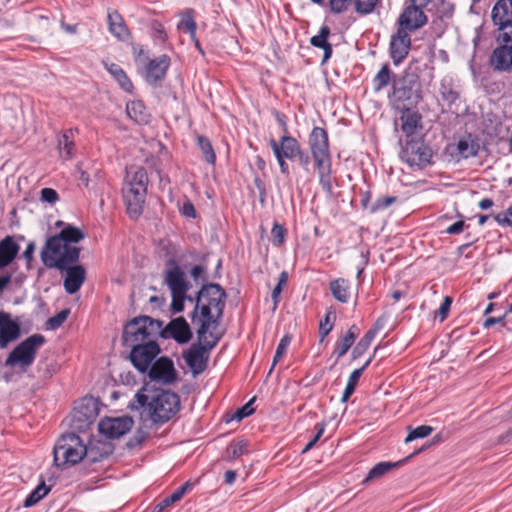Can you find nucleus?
<instances>
[{
    "instance_id": "nucleus-40",
    "label": "nucleus",
    "mask_w": 512,
    "mask_h": 512,
    "mask_svg": "<svg viewBox=\"0 0 512 512\" xmlns=\"http://www.w3.org/2000/svg\"><path fill=\"white\" fill-rule=\"evenodd\" d=\"M377 334V329H370L365 335L358 341L352 351V358L357 359L361 357L367 349L370 347L373 339Z\"/></svg>"
},
{
    "instance_id": "nucleus-59",
    "label": "nucleus",
    "mask_w": 512,
    "mask_h": 512,
    "mask_svg": "<svg viewBox=\"0 0 512 512\" xmlns=\"http://www.w3.org/2000/svg\"><path fill=\"white\" fill-rule=\"evenodd\" d=\"M41 200L53 204L58 200V193L52 188H43L41 190Z\"/></svg>"
},
{
    "instance_id": "nucleus-58",
    "label": "nucleus",
    "mask_w": 512,
    "mask_h": 512,
    "mask_svg": "<svg viewBox=\"0 0 512 512\" xmlns=\"http://www.w3.org/2000/svg\"><path fill=\"white\" fill-rule=\"evenodd\" d=\"M396 201L395 197L384 196L378 198L372 205L371 210L373 212L385 209Z\"/></svg>"
},
{
    "instance_id": "nucleus-44",
    "label": "nucleus",
    "mask_w": 512,
    "mask_h": 512,
    "mask_svg": "<svg viewBox=\"0 0 512 512\" xmlns=\"http://www.w3.org/2000/svg\"><path fill=\"white\" fill-rule=\"evenodd\" d=\"M178 29L188 32L191 37L195 40L196 47L202 52L198 40L196 37V23L191 15L183 16L182 20L178 24Z\"/></svg>"
},
{
    "instance_id": "nucleus-1",
    "label": "nucleus",
    "mask_w": 512,
    "mask_h": 512,
    "mask_svg": "<svg viewBox=\"0 0 512 512\" xmlns=\"http://www.w3.org/2000/svg\"><path fill=\"white\" fill-rule=\"evenodd\" d=\"M84 238L85 234L72 225H67L58 234L48 237L40 252L43 265L63 272L67 265L77 263L81 252L78 243Z\"/></svg>"
},
{
    "instance_id": "nucleus-10",
    "label": "nucleus",
    "mask_w": 512,
    "mask_h": 512,
    "mask_svg": "<svg viewBox=\"0 0 512 512\" xmlns=\"http://www.w3.org/2000/svg\"><path fill=\"white\" fill-rule=\"evenodd\" d=\"M431 157V149L421 139L407 140L400 152L402 161L410 167H417L419 169L429 164Z\"/></svg>"
},
{
    "instance_id": "nucleus-15",
    "label": "nucleus",
    "mask_w": 512,
    "mask_h": 512,
    "mask_svg": "<svg viewBox=\"0 0 512 512\" xmlns=\"http://www.w3.org/2000/svg\"><path fill=\"white\" fill-rule=\"evenodd\" d=\"M309 147L315 163L330 160L327 131L321 127H314L309 135Z\"/></svg>"
},
{
    "instance_id": "nucleus-9",
    "label": "nucleus",
    "mask_w": 512,
    "mask_h": 512,
    "mask_svg": "<svg viewBox=\"0 0 512 512\" xmlns=\"http://www.w3.org/2000/svg\"><path fill=\"white\" fill-rule=\"evenodd\" d=\"M221 336L209 332L205 334V340L198 338V343L191 347L183 354V358L194 375L201 374L208 363V352L213 349L219 342Z\"/></svg>"
},
{
    "instance_id": "nucleus-36",
    "label": "nucleus",
    "mask_w": 512,
    "mask_h": 512,
    "mask_svg": "<svg viewBox=\"0 0 512 512\" xmlns=\"http://www.w3.org/2000/svg\"><path fill=\"white\" fill-rule=\"evenodd\" d=\"M371 360L372 358L370 357L365 363L364 365L359 368V369H356L354 370L350 376H349V379H348V382H347V385L345 387V390L343 392V395H342V402H346L348 401V399L351 397V395L354 393L355 391V388L357 386V383L363 373V371L369 366V364L371 363Z\"/></svg>"
},
{
    "instance_id": "nucleus-63",
    "label": "nucleus",
    "mask_w": 512,
    "mask_h": 512,
    "mask_svg": "<svg viewBox=\"0 0 512 512\" xmlns=\"http://www.w3.org/2000/svg\"><path fill=\"white\" fill-rule=\"evenodd\" d=\"M296 159H298L301 166H303L305 169L308 167L310 163V157L307 153L303 152L302 149H299V154H297Z\"/></svg>"
},
{
    "instance_id": "nucleus-57",
    "label": "nucleus",
    "mask_w": 512,
    "mask_h": 512,
    "mask_svg": "<svg viewBox=\"0 0 512 512\" xmlns=\"http://www.w3.org/2000/svg\"><path fill=\"white\" fill-rule=\"evenodd\" d=\"M351 2L352 0H329L331 11L335 14L346 11Z\"/></svg>"
},
{
    "instance_id": "nucleus-48",
    "label": "nucleus",
    "mask_w": 512,
    "mask_h": 512,
    "mask_svg": "<svg viewBox=\"0 0 512 512\" xmlns=\"http://www.w3.org/2000/svg\"><path fill=\"white\" fill-rule=\"evenodd\" d=\"M432 431H433V428L431 426H428V425L418 426L409 432V434L405 438V442L408 443V442H411L418 438H425V437L429 436L432 433Z\"/></svg>"
},
{
    "instance_id": "nucleus-34",
    "label": "nucleus",
    "mask_w": 512,
    "mask_h": 512,
    "mask_svg": "<svg viewBox=\"0 0 512 512\" xmlns=\"http://www.w3.org/2000/svg\"><path fill=\"white\" fill-rule=\"evenodd\" d=\"M330 291L336 300L346 303L350 297V284L343 278L336 279L330 283Z\"/></svg>"
},
{
    "instance_id": "nucleus-52",
    "label": "nucleus",
    "mask_w": 512,
    "mask_h": 512,
    "mask_svg": "<svg viewBox=\"0 0 512 512\" xmlns=\"http://www.w3.org/2000/svg\"><path fill=\"white\" fill-rule=\"evenodd\" d=\"M332 317L334 318L335 316L331 312H328L324 319L320 321L319 334L321 336V341L324 340L333 328V324L331 323Z\"/></svg>"
},
{
    "instance_id": "nucleus-49",
    "label": "nucleus",
    "mask_w": 512,
    "mask_h": 512,
    "mask_svg": "<svg viewBox=\"0 0 512 512\" xmlns=\"http://www.w3.org/2000/svg\"><path fill=\"white\" fill-rule=\"evenodd\" d=\"M287 281H288V274H287V272L283 271L279 275L278 283L272 291V299L274 302V308H276V306L279 302V297H280L281 291H282L283 287L286 286Z\"/></svg>"
},
{
    "instance_id": "nucleus-6",
    "label": "nucleus",
    "mask_w": 512,
    "mask_h": 512,
    "mask_svg": "<svg viewBox=\"0 0 512 512\" xmlns=\"http://www.w3.org/2000/svg\"><path fill=\"white\" fill-rule=\"evenodd\" d=\"M163 322L155 320L149 316H139L129 321L123 332V342L125 346L147 343L149 340H155L161 331Z\"/></svg>"
},
{
    "instance_id": "nucleus-18",
    "label": "nucleus",
    "mask_w": 512,
    "mask_h": 512,
    "mask_svg": "<svg viewBox=\"0 0 512 512\" xmlns=\"http://www.w3.org/2000/svg\"><path fill=\"white\" fill-rule=\"evenodd\" d=\"M148 370L150 379L164 384H171L177 378L174 364L168 357L159 358L149 367Z\"/></svg>"
},
{
    "instance_id": "nucleus-26",
    "label": "nucleus",
    "mask_w": 512,
    "mask_h": 512,
    "mask_svg": "<svg viewBox=\"0 0 512 512\" xmlns=\"http://www.w3.org/2000/svg\"><path fill=\"white\" fill-rule=\"evenodd\" d=\"M169 65H170V59L166 55H162V56L150 61L149 65L147 67L148 81H150L152 83H156V82L162 80L166 75Z\"/></svg>"
},
{
    "instance_id": "nucleus-8",
    "label": "nucleus",
    "mask_w": 512,
    "mask_h": 512,
    "mask_svg": "<svg viewBox=\"0 0 512 512\" xmlns=\"http://www.w3.org/2000/svg\"><path fill=\"white\" fill-rule=\"evenodd\" d=\"M45 338L41 334H33L19 343L5 360L7 367H19L26 371L36 358L38 349L44 344Z\"/></svg>"
},
{
    "instance_id": "nucleus-35",
    "label": "nucleus",
    "mask_w": 512,
    "mask_h": 512,
    "mask_svg": "<svg viewBox=\"0 0 512 512\" xmlns=\"http://www.w3.org/2000/svg\"><path fill=\"white\" fill-rule=\"evenodd\" d=\"M479 148L478 141L471 138V136L462 138L457 143V151L465 159L476 156Z\"/></svg>"
},
{
    "instance_id": "nucleus-11",
    "label": "nucleus",
    "mask_w": 512,
    "mask_h": 512,
    "mask_svg": "<svg viewBox=\"0 0 512 512\" xmlns=\"http://www.w3.org/2000/svg\"><path fill=\"white\" fill-rule=\"evenodd\" d=\"M269 145L277 159L282 174H289V166L286 162L288 160H294L299 154L301 148L299 142L292 136L287 134L283 135L279 141L270 139Z\"/></svg>"
},
{
    "instance_id": "nucleus-42",
    "label": "nucleus",
    "mask_w": 512,
    "mask_h": 512,
    "mask_svg": "<svg viewBox=\"0 0 512 512\" xmlns=\"http://www.w3.org/2000/svg\"><path fill=\"white\" fill-rule=\"evenodd\" d=\"M50 491V488L46 486L45 482H41L25 499L24 506L31 507L37 504L42 498H44Z\"/></svg>"
},
{
    "instance_id": "nucleus-14",
    "label": "nucleus",
    "mask_w": 512,
    "mask_h": 512,
    "mask_svg": "<svg viewBox=\"0 0 512 512\" xmlns=\"http://www.w3.org/2000/svg\"><path fill=\"white\" fill-rule=\"evenodd\" d=\"M159 336L173 339L178 344H186L192 338V331L186 319L180 316L172 319L165 327L162 325Z\"/></svg>"
},
{
    "instance_id": "nucleus-21",
    "label": "nucleus",
    "mask_w": 512,
    "mask_h": 512,
    "mask_svg": "<svg viewBox=\"0 0 512 512\" xmlns=\"http://www.w3.org/2000/svg\"><path fill=\"white\" fill-rule=\"evenodd\" d=\"M20 334L19 323L13 321L9 313L0 311V348H6L9 343L18 339Z\"/></svg>"
},
{
    "instance_id": "nucleus-39",
    "label": "nucleus",
    "mask_w": 512,
    "mask_h": 512,
    "mask_svg": "<svg viewBox=\"0 0 512 512\" xmlns=\"http://www.w3.org/2000/svg\"><path fill=\"white\" fill-rule=\"evenodd\" d=\"M439 92L442 99L449 105L455 103L459 99V93L450 79L441 80Z\"/></svg>"
},
{
    "instance_id": "nucleus-47",
    "label": "nucleus",
    "mask_w": 512,
    "mask_h": 512,
    "mask_svg": "<svg viewBox=\"0 0 512 512\" xmlns=\"http://www.w3.org/2000/svg\"><path fill=\"white\" fill-rule=\"evenodd\" d=\"M291 342V337L289 335H285L279 342L278 346H277V349H276V352H275V355H274V358H273V362H272V366L270 368V371H269V374L272 372V370L274 369L275 365L281 360V358L285 355L286 351H287V348L289 346Z\"/></svg>"
},
{
    "instance_id": "nucleus-17",
    "label": "nucleus",
    "mask_w": 512,
    "mask_h": 512,
    "mask_svg": "<svg viewBox=\"0 0 512 512\" xmlns=\"http://www.w3.org/2000/svg\"><path fill=\"white\" fill-rule=\"evenodd\" d=\"M422 8L424 7L411 2V5L407 6L399 16V27L406 31H414L423 27L427 22V17Z\"/></svg>"
},
{
    "instance_id": "nucleus-22",
    "label": "nucleus",
    "mask_w": 512,
    "mask_h": 512,
    "mask_svg": "<svg viewBox=\"0 0 512 512\" xmlns=\"http://www.w3.org/2000/svg\"><path fill=\"white\" fill-rule=\"evenodd\" d=\"M490 66L495 71L510 72L512 70V47L510 45L499 44L489 59Z\"/></svg>"
},
{
    "instance_id": "nucleus-31",
    "label": "nucleus",
    "mask_w": 512,
    "mask_h": 512,
    "mask_svg": "<svg viewBox=\"0 0 512 512\" xmlns=\"http://www.w3.org/2000/svg\"><path fill=\"white\" fill-rule=\"evenodd\" d=\"M329 35L330 28L327 25H324L320 28L319 33L313 36L310 40L311 45L323 49L324 55L322 63H325L332 55V46L328 42Z\"/></svg>"
},
{
    "instance_id": "nucleus-23",
    "label": "nucleus",
    "mask_w": 512,
    "mask_h": 512,
    "mask_svg": "<svg viewBox=\"0 0 512 512\" xmlns=\"http://www.w3.org/2000/svg\"><path fill=\"white\" fill-rule=\"evenodd\" d=\"M399 120L401 122V131L407 137L414 135L417 130L422 129V116L418 111L408 108L404 109Z\"/></svg>"
},
{
    "instance_id": "nucleus-53",
    "label": "nucleus",
    "mask_w": 512,
    "mask_h": 512,
    "mask_svg": "<svg viewBox=\"0 0 512 512\" xmlns=\"http://www.w3.org/2000/svg\"><path fill=\"white\" fill-rule=\"evenodd\" d=\"M255 401V397L250 399L245 405L241 408L237 409L232 419H236L238 421L242 420L245 417L250 416L254 413L253 402Z\"/></svg>"
},
{
    "instance_id": "nucleus-12",
    "label": "nucleus",
    "mask_w": 512,
    "mask_h": 512,
    "mask_svg": "<svg viewBox=\"0 0 512 512\" xmlns=\"http://www.w3.org/2000/svg\"><path fill=\"white\" fill-rule=\"evenodd\" d=\"M128 347L131 349L130 360L140 372L148 371L153 360L160 353V347L156 340H149L147 343H139Z\"/></svg>"
},
{
    "instance_id": "nucleus-19",
    "label": "nucleus",
    "mask_w": 512,
    "mask_h": 512,
    "mask_svg": "<svg viewBox=\"0 0 512 512\" xmlns=\"http://www.w3.org/2000/svg\"><path fill=\"white\" fill-rule=\"evenodd\" d=\"M411 38L408 31L398 28L390 41V54L393 62L397 65L401 63L409 53Z\"/></svg>"
},
{
    "instance_id": "nucleus-30",
    "label": "nucleus",
    "mask_w": 512,
    "mask_h": 512,
    "mask_svg": "<svg viewBox=\"0 0 512 512\" xmlns=\"http://www.w3.org/2000/svg\"><path fill=\"white\" fill-rule=\"evenodd\" d=\"M494 24L512 22V0H498L491 12Z\"/></svg>"
},
{
    "instance_id": "nucleus-51",
    "label": "nucleus",
    "mask_w": 512,
    "mask_h": 512,
    "mask_svg": "<svg viewBox=\"0 0 512 512\" xmlns=\"http://www.w3.org/2000/svg\"><path fill=\"white\" fill-rule=\"evenodd\" d=\"M285 234V228L282 225L275 223L271 230L273 244L276 246H280L284 242Z\"/></svg>"
},
{
    "instance_id": "nucleus-16",
    "label": "nucleus",
    "mask_w": 512,
    "mask_h": 512,
    "mask_svg": "<svg viewBox=\"0 0 512 512\" xmlns=\"http://www.w3.org/2000/svg\"><path fill=\"white\" fill-rule=\"evenodd\" d=\"M134 421L129 416L105 418L98 424L99 432L108 438H120L131 430Z\"/></svg>"
},
{
    "instance_id": "nucleus-37",
    "label": "nucleus",
    "mask_w": 512,
    "mask_h": 512,
    "mask_svg": "<svg viewBox=\"0 0 512 512\" xmlns=\"http://www.w3.org/2000/svg\"><path fill=\"white\" fill-rule=\"evenodd\" d=\"M402 461L399 462H380L376 464L374 467L370 469L367 476L363 480V483H368L369 481L380 478L381 476L388 473L390 470H392L395 467H399L401 465Z\"/></svg>"
},
{
    "instance_id": "nucleus-29",
    "label": "nucleus",
    "mask_w": 512,
    "mask_h": 512,
    "mask_svg": "<svg viewBox=\"0 0 512 512\" xmlns=\"http://www.w3.org/2000/svg\"><path fill=\"white\" fill-rule=\"evenodd\" d=\"M193 483L190 481L185 482L183 485L178 487L171 495L165 497L162 501L152 507L150 512H163L174 503L180 501L183 496L192 489Z\"/></svg>"
},
{
    "instance_id": "nucleus-54",
    "label": "nucleus",
    "mask_w": 512,
    "mask_h": 512,
    "mask_svg": "<svg viewBox=\"0 0 512 512\" xmlns=\"http://www.w3.org/2000/svg\"><path fill=\"white\" fill-rule=\"evenodd\" d=\"M247 453V443L244 441H239L234 444H231L228 448L229 457L236 459L243 454Z\"/></svg>"
},
{
    "instance_id": "nucleus-4",
    "label": "nucleus",
    "mask_w": 512,
    "mask_h": 512,
    "mask_svg": "<svg viewBox=\"0 0 512 512\" xmlns=\"http://www.w3.org/2000/svg\"><path fill=\"white\" fill-rule=\"evenodd\" d=\"M148 177L144 168L136 167L127 171L123 187V198L131 217L137 218L143 212L147 193Z\"/></svg>"
},
{
    "instance_id": "nucleus-38",
    "label": "nucleus",
    "mask_w": 512,
    "mask_h": 512,
    "mask_svg": "<svg viewBox=\"0 0 512 512\" xmlns=\"http://www.w3.org/2000/svg\"><path fill=\"white\" fill-rule=\"evenodd\" d=\"M315 164L316 168L318 169L320 185L325 191L331 192V161H325L321 163L319 162Z\"/></svg>"
},
{
    "instance_id": "nucleus-24",
    "label": "nucleus",
    "mask_w": 512,
    "mask_h": 512,
    "mask_svg": "<svg viewBox=\"0 0 512 512\" xmlns=\"http://www.w3.org/2000/svg\"><path fill=\"white\" fill-rule=\"evenodd\" d=\"M359 335V328L356 325H352L345 334L341 335L334 346L333 355L336 356V360H339L343 357L348 350L354 344L356 338Z\"/></svg>"
},
{
    "instance_id": "nucleus-3",
    "label": "nucleus",
    "mask_w": 512,
    "mask_h": 512,
    "mask_svg": "<svg viewBox=\"0 0 512 512\" xmlns=\"http://www.w3.org/2000/svg\"><path fill=\"white\" fill-rule=\"evenodd\" d=\"M147 389L142 388L130 403L131 409H141L147 405L150 419L154 423H165L175 416L180 410V398L178 394L170 390H154L150 395Z\"/></svg>"
},
{
    "instance_id": "nucleus-20",
    "label": "nucleus",
    "mask_w": 512,
    "mask_h": 512,
    "mask_svg": "<svg viewBox=\"0 0 512 512\" xmlns=\"http://www.w3.org/2000/svg\"><path fill=\"white\" fill-rule=\"evenodd\" d=\"M65 276L63 286L65 291L72 295L77 293L86 280V270L82 265H67L64 269Z\"/></svg>"
},
{
    "instance_id": "nucleus-56",
    "label": "nucleus",
    "mask_w": 512,
    "mask_h": 512,
    "mask_svg": "<svg viewBox=\"0 0 512 512\" xmlns=\"http://www.w3.org/2000/svg\"><path fill=\"white\" fill-rule=\"evenodd\" d=\"M451 304L452 298L450 296H445L436 314V316L439 318L441 322H443L448 317Z\"/></svg>"
},
{
    "instance_id": "nucleus-7",
    "label": "nucleus",
    "mask_w": 512,
    "mask_h": 512,
    "mask_svg": "<svg viewBox=\"0 0 512 512\" xmlns=\"http://www.w3.org/2000/svg\"><path fill=\"white\" fill-rule=\"evenodd\" d=\"M163 281L171 293L172 313L176 314L182 312L184 310L185 300L193 302V298L187 296L191 285L179 265L173 263L172 266L165 271Z\"/></svg>"
},
{
    "instance_id": "nucleus-45",
    "label": "nucleus",
    "mask_w": 512,
    "mask_h": 512,
    "mask_svg": "<svg viewBox=\"0 0 512 512\" xmlns=\"http://www.w3.org/2000/svg\"><path fill=\"white\" fill-rule=\"evenodd\" d=\"M381 0H355V11L360 15H368L374 12Z\"/></svg>"
},
{
    "instance_id": "nucleus-27",
    "label": "nucleus",
    "mask_w": 512,
    "mask_h": 512,
    "mask_svg": "<svg viewBox=\"0 0 512 512\" xmlns=\"http://www.w3.org/2000/svg\"><path fill=\"white\" fill-rule=\"evenodd\" d=\"M109 31L121 41L128 40L130 32L119 12L112 11L108 13Z\"/></svg>"
},
{
    "instance_id": "nucleus-62",
    "label": "nucleus",
    "mask_w": 512,
    "mask_h": 512,
    "mask_svg": "<svg viewBox=\"0 0 512 512\" xmlns=\"http://www.w3.org/2000/svg\"><path fill=\"white\" fill-rule=\"evenodd\" d=\"M181 212H182L183 215H185L187 217L194 218L196 216L195 208H194V206H193V204L191 202L185 203L182 206Z\"/></svg>"
},
{
    "instance_id": "nucleus-2",
    "label": "nucleus",
    "mask_w": 512,
    "mask_h": 512,
    "mask_svg": "<svg viewBox=\"0 0 512 512\" xmlns=\"http://www.w3.org/2000/svg\"><path fill=\"white\" fill-rule=\"evenodd\" d=\"M225 290L216 283L202 286L198 291L196 303L192 312V319L200 315V326L197 330V338L205 340V334L213 332L221 321L226 300Z\"/></svg>"
},
{
    "instance_id": "nucleus-32",
    "label": "nucleus",
    "mask_w": 512,
    "mask_h": 512,
    "mask_svg": "<svg viewBox=\"0 0 512 512\" xmlns=\"http://www.w3.org/2000/svg\"><path fill=\"white\" fill-rule=\"evenodd\" d=\"M126 113L130 119L138 124H146L149 121V113L144 103L140 100L127 103Z\"/></svg>"
},
{
    "instance_id": "nucleus-5",
    "label": "nucleus",
    "mask_w": 512,
    "mask_h": 512,
    "mask_svg": "<svg viewBox=\"0 0 512 512\" xmlns=\"http://www.w3.org/2000/svg\"><path fill=\"white\" fill-rule=\"evenodd\" d=\"M92 449L87 448L81 438L75 433L62 435L54 447V461L58 467L75 465L84 456H89Z\"/></svg>"
},
{
    "instance_id": "nucleus-61",
    "label": "nucleus",
    "mask_w": 512,
    "mask_h": 512,
    "mask_svg": "<svg viewBox=\"0 0 512 512\" xmlns=\"http://www.w3.org/2000/svg\"><path fill=\"white\" fill-rule=\"evenodd\" d=\"M34 252H35V243L34 242H30L28 243L25 251L23 252V257L24 259L29 263L33 260V255H34Z\"/></svg>"
},
{
    "instance_id": "nucleus-55",
    "label": "nucleus",
    "mask_w": 512,
    "mask_h": 512,
    "mask_svg": "<svg viewBox=\"0 0 512 512\" xmlns=\"http://www.w3.org/2000/svg\"><path fill=\"white\" fill-rule=\"evenodd\" d=\"M493 219L500 226H511L512 227V206L509 207L505 212L493 215Z\"/></svg>"
},
{
    "instance_id": "nucleus-64",
    "label": "nucleus",
    "mask_w": 512,
    "mask_h": 512,
    "mask_svg": "<svg viewBox=\"0 0 512 512\" xmlns=\"http://www.w3.org/2000/svg\"><path fill=\"white\" fill-rule=\"evenodd\" d=\"M204 273H205V269L203 266H200V265L194 266L190 271V274L194 280H198L199 278H201Z\"/></svg>"
},
{
    "instance_id": "nucleus-41",
    "label": "nucleus",
    "mask_w": 512,
    "mask_h": 512,
    "mask_svg": "<svg viewBox=\"0 0 512 512\" xmlns=\"http://www.w3.org/2000/svg\"><path fill=\"white\" fill-rule=\"evenodd\" d=\"M494 25L498 27L496 32L498 44L510 45L512 47V22Z\"/></svg>"
},
{
    "instance_id": "nucleus-13",
    "label": "nucleus",
    "mask_w": 512,
    "mask_h": 512,
    "mask_svg": "<svg viewBox=\"0 0 512 512\" xmlns=\"http://www.w3.org/2000/svg\"><path fill=\"white\" fill-rule=\"evenodd\" d=\"M98 415L97 403L92 397H84L75 403L71 424L77 430L88 428Z\"/></svg>"
},
{
    "instance_id": "nucleus-46",
    "label": "nucleus",
    "mask_w": 512,
    "mask_h": 512,
    "mask_svg": "<svg viewBox=\"0 0 512 512\" xmlns=\"http://www.w3.org/2000/svg\"><path fill=\"white\" fill-rule=\"evenodd\" d=\"M198 144L206 161L209 164H214L216 156L208 138H206L205 136H198Z\"/></svg>"
},
{
    "instance_id": "nucleus-50",
    "label": "nucleus",
    "mask_w": 512,
    "mask_h": 512,
    "mask_svg": "<svg viewBox=\"0 0 512 512\" xmlns=\"http://www.w3.org/2000/svg\"><path fill=\"white\" fill-rule=\"evenodd\" d=\"M70 311L68 309L61 310L53 317H50L47 321V324L50 329L59 328L68 318Z\"/></svg>"
},
{
    "instance_id": "nucleus-33",
    "label": "nucleus",
    "mask_w": 512,
    "mask_h": 512,
    "mask_svg": "<svg viewBox=\"0 0 512 512\" xmlns=\"http://www.w3.org/2000/svg\"><path fill=\"white\" fill-rule=\"evenodd\" d=\"M104 66L124 91L132 92L133 84L131 80L128 78L127 74L124 72V70L118 64H109L104 62Z\"/></svg>"
},
{
    "instance_id": "nucleus-28",
    "label": "nucleus",
    "mask_w": 512,
    "mask_h": 512,
    "mask_svg": "<svg viewBox=\"0 0 512 512\" xmlns=\"http://www.w3.org/2000/svg\"><path fill=\"white\" fill-rule=\"evenodd\" d=\"M19 245L13 237L6 236L0 241V269L8 266L17 256Z\"/></svg>"
},
{
    "instance_id": "nucleus-25",
    "label": "nucleus",
    "mask_w": 512,
    "mask_h": 512,
    "mask_svg": "<svg viewBox=\"0 0 512 512\" xmlns=\"http://www.w3.org/2000/svg\"><path fill=\"white\" fill-rule=\"evenodd\" d=\"M57 146L61 158L71 159L76 152L74 130L66 129L62 131L57 138Z\"/></svg>"
},
{
    "instance_id": "nucleus-60",
    "label": "nucleus",
    "mask_w": 512,
    "mask_h": 512,
    "mask_svg": "<svg viewBox=\"0 0 512 512\" xmlns=\"http://www.w3.org/2000/svg\"><path fill=\"white\" fill-rule=\"evenodd\" d=\"M464 221H457L455 222L454 224H452L451 226H449L446 230V232L448 234H459L463 231V228H464Z\"/></svg>"
},
{
    "instance_id": "nucleus-43",
    "label": "nucleus",
    "mask_w": 512,
    "mask_h": 512,
    "mask_svg": "<svg viewBox=\"0 0 512 512\" xmlns=\"http://www.w3.org/2000/svg\"><path fill=\"white\" fill-rule=\"evenodd\" d=\"M391 79V72L387 64H385L373 79L375 91L385 88Z\"/></svg>"
}]
</instances>
